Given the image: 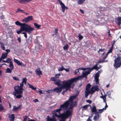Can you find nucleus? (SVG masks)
<instances>
[{
	"label": "nucleus",
	"mask_w": 121,
	"mask_h": 121,
	"mask_svg": "<svg viewBox=\"0 0 121 121\" xmlns=\"http://www.w3.org/2000/svg\"><path fill=\"white\" fill-rule=\"evenodd\" d=\"M68 101H66L63 104L60 105V108L56 110H54L53 112L54 113L58 112L59 114L58 115L60 116V121H65V119L69 116H71L72 113V108L73 107L77 105V102L74 101L70 105L69 109L66 111H64V112L61 114L60 112L62 110L67 109L68 106Z\"/></svg>",
	"instance_id": "nucleus-1"
},
{
	"label": "nucleus",
	"mask_w": 121,
	"mask_h": 121,
	"mask_svg": "<svg viewBox=\"0 0 121 121\" xmlns=\"http://www.w3.org/2000/svg\"><path fill=\"white\" fill-rule=\"evenodd\" d=\"M82 78L81 76L73 78L71 79H69L66 81H64L61 82V87H57L55 88L53 90V91H54L55 92L59 93L60 92L62 91V89L65 88V90L64 91V92H66L67 90H69L70 91V88L72 87L73 88L74 86V84L73 83L74 82H76L80 80Z\"/></svg>",
	"instance_id": "nucleus-2"
},
{
	"label": "nucleus",
	"mask_w": 121,
	"mask_h": 121,
	"mask_svg": "<svg viewBox=\"0 0 121 121\" xmlns=\"http://www.w3.org/2000/svg\"><path fill=\"white\" fill-rule=\"evenodd\" d=\"M34 30V28L31 27L30 26H23L21 27L20 28L19 30H17V32L18 34L21 33L22 31H25L27 32L29 34L31 33V32Z\"/></svg>",
	"instance_id": "nucleus-3"
},
{
	"label": "nucleus",
	"mask_w": 121,
	"mask_h": 121,
	"mask_svg": "<svg viewBox=\"0 0 121 121\" xmlns=\"http://www.w3.org/2000/svg\"><path fill=\"white\" fill-rule=\"evenodd\" d=\"M97 66L98 64H97L91 68H84V78H85L86 79L87 75L90 74L91 71L93 69H95L97 70H98Z\"/></svg>",
	"instance_id": "nucleus-4"
},
{
	"label": "nucleus",
	"mask_w": 121,
	"mask_h": 121,
	"mask_svg": "<svg viewBox=\"0 0 121 121\" xmlns=\"http://www.w3.org/2000/svg\"><path fill=\"white\" fill-rule=\"evenodd\" d=\"M19 87L15 86L14 87L15 92L13 93V94L17 98L19 99L21 98L22 96L21 94H22L23 92L22 90H23V89H22L19 88Z\"/></svg>",
	"instance_id": "nucleus-5"
},
{
	"label": "nucleus",
	"mask_w": 121,
	"mask_h": 121,
	"mask_svg": "<svg viewBox=\"0 0 121 121\" xmlns=\"http://www.w3.org/2000/svg\"><path fill=\"white\" fill-rule=\"evenodd\" d=\"M114 66L116 69L120 67L121 65V54L117 55V57L114 60Z\"/></svg>",
	"instance_id": "nucleus-6"
},
{
	"label": "nucleus",
	"mask_w": 121,
	"mask_h": 121,
	"mask_svg": "<svg viewBox=\"0 0 121 121\" xmlns=\"http://www.w3.org/2000/svg\"><path fill=\"white\" fill-rule=\"evenodd\" d=\"M96 83V85L94 86H92L91 88L89 90V91H86V94H85V96L86 98L89 95V94H92L94 93L96 91H98L99 89L98 85H99V83L98 84Z\"/></svg>",
	"instance_id": "nucleus-7"
},
{
	"label": "nucleus",
	"mask_w": 121,
	"mask_h": 121,
	"mask_svg": "<svg viewBox=\"0 0 121 121\" xmlns=\"http://www.w3.org/2000/svg\"><path fill=\"white\" fill-rule=\"evenodd\" d=\"M96 83V85L94 86H92L91 88L89 90V91H86V94H85V96L86 98L89 95V94H92L94 93L96 91H98L99 89L98 85H99V83L98 84Z\"/></svg>",
	"instance_id": "nucleus-8"
},
{
	"label": "nucleus",
	"mask_w": 121,
	"mask_h": 121,
	"mask_svg": "<svg viewBox=\"0 0 121 121\" xmlns=\"http://www.w3.org/2000/svg\"><path fill=\"white\" fill-rule=\"evenodd\" d=\"M50 80L54 81V84L57 85L58 86H61L62 85L61 82H62L59 80H56L55 77L51 78Z\"/></svg>",
	"instance_id": "nucleus-9"
},
{
	"label": "nucleus",
	"mask_w": 121,
	"mask_h": 121,
	"mask_svg": "<svg viewBox=\"0 0 121 121\" xmlns=\"http://www.w3.org/2000/svg\"><path fill=\"white\" fill-rule=\"evenodd\" d=\"M102 71L103 70L102 69H100L99 71L95 75V80L97 84L99 83V74L102 72Z\"/></svg>",
	"instance_id": "nucleus-10"
},
{
	"label": "nucleus",
	"mask_w": 121,
	"mask_h": 121,
	"mask_svg": "<svg viewBox=\"0 0 121 121\" xmlns=\"http://www.w3.org/2000/svg\"><path fill=\"white\" fill-rule=\"evenodd\" d=\"M27 80L26 78H23V80L22 82L20 83V86L19 85L16 86V87H19V88H20L21 89H23V87L24 86L23 83H25V85L26 84L27 81Z\"/></svg>",
	"instance_id": "nucleus-11"
},
{
	"label": "nucleus",
	"mask_w": 121,
	"mask_h": 121,
	"mask_svg": "<svg viewBox=\"0 0 121 121\" xmlns=\"http://www.w3.org/2000/svg\"><path fill=\"white\" fill-rule=\"evenodd\" d=\"M57 0L59 2L61 6L62 11L63 12H64L65 10V9H68V8L65 6V4L62 2L61 1V0Z\"/></svg>",
	"instance_id": "nucleus-12"
},
{
	"label": "nucleus",
	"mask_w": 121,
	"mask_h": 121,
	"mask_svg": "<svg viewBox=\"0 0 121 121\" xmlns=\"http://www.w3.org/2000/svg\"><path fill=\"white\" fill-rule=\"evenodd\" d=\"M15 24L17 25L20 26L22 27L25 26H30V25L26 24L25 23H22L18 21L16 22H15Z\"/></svg>",
	"instance_id": "nucleus-13"
},
{
	"label": "nucleus",
	"mask_w": 121,
	"mask_h": 121,
	"mask_svg": "<svg viewBox=\"0 0 121 121\" xmlns=\"http://www.w3.org/2000/svg\"><path fill=\"white\" fill-rule=\"evenodd\" d=\"M33 17L32 16H28L27 17H26L25 19L22 20V21L23 22H28L29 21L32 20Z\"/></svg>",
	"instance_id": "nucleus-14"
},
{
	"label": "nucleus",
	"mask_w": 121,
	"mask_h": 121,
	"mask_svg": "<svg viewBox=\"0 0 121 121\" xmlns=\"http://www.w3.org/2000/svg\"><path fill=\"white\" fill-rule=\"evenodd\" d=\"M79 70H82V75H81V76H79V77L81 76L82 77V78H81V79L80 80H81L83 78V68H79V69H76L75 70L74 72V74L75 75H76L77 74V73L78 72H79V73H80V72H79ZM79 77V76L77 77ZM76 78H77V77Z\"/></svg>",
	"instance_id": "nucleus-15"
},
{
	"label": "nucleus",
	"mask_w": 121,
	"mask_h": 121,
	"mask_svg": "<svg viewBox=\"0 0 121 121\" xmlns=\"http://www.w3.org/2000/svg\"><path fill=\"white\" fill-rule=\"evenodd\" d=\"M8 117L9 120L11 121H14L15 119L14 115V114H8Z\"/></svg>",
	"instance_id": "nucleus-16"
},
{
	"label": "nucleus",
	"mask_w": 121,
	"mask_h": 121,
	"mask_svg": "<svg viewBox=\"0 0 121 121\" xmlns=\"http://www.w3.org/2000/svg\"><path fill=\"white\" fill-rule=\"evenodd\" d=\"M7 56V54L3 53L1 55V57L0 58V62L2 61V60L6 58Z\"/></svg>",
	"instance_id": "nucleus-17"
},
{
	"label": "nucleus",
	"mask_w": 121,
	"mask_h": 121,
	"mask_svg": "<svg viewBox=\"0 0 121 121\" xmlns=\"http://www.w3.org/2000/svg\"><path fill=\"white\" fill-rule=\"evenodd\" d=\"M90 106L92 112H94L95 113L97 112L95 106L94 105L92 107H91V105H90Z\"/></svg>",
	"instance_id": "nucleus-18"
},
{
	"label": "nucleus",
	"mask_w": 121,
	"mask_h": 121,
	"mask_svg": "<svg viewBox=\"0 0 121 121\" xmlns=\"http://www.w3.org/2000/svg\"><path fill=\"white\" fill-rule=\"evenodd\" d=\"M35 72L36 74L38 75L39 76L40 75L42 74V72L40 71V68H38L36 69Z\"/></svg>",
	"instance_id": "nucleus-19"
},
{
	"label": "nucleus",
	"mask_w": 121,
	"mask_h": 121,
	"mask_svg": "<svg viewBox=\"0 0 121 121\" xmlns=\"http://www.w3.org/2000/svg\"><path fill=\"white\" fill-rule=\"evenodd\" d=\"M76 96H71L69 98L68 100H67V101H68V105L69 104V102H72V101L75 98H76Z\"/></svg>",
	"instance_id": "nucleus-20"
},
{
	"label": "nucleus",
	"mask_w": 121,
	"mask_h": 121,
	"mask_svg": "<svg viewBox=\"0 0 121 121\" xmlns=\"http://www.w3.org/2000/svg\"><path fill=\"white\" fill-rule=\"evenodd\" d=\"M60 116L57 114L56 112L54 113V112L53 113V115L52 116V118L54 120H56V119L55 117H57L58 118H60Z\"/></svg>",
	"instance_id": "nucleus-21"
},
{
	"label": "nucleus",
	"mask_w": 121,
	"mask_h": 121,
	"mask_svg": "<svg viewBox=\"0 0 121 121\" xmlns=\"http://www.w3.org/2000/svg\"><path fill=\"white\" fill-rule=\"evenodd\" d=\"M20 108V106H19L17 107L16 106H13V110L14 111H16L18 110Z\"/></svg>",
	"instance_id": "nucleus-22"
},
{
	"label": "nucleus",
	"mask_w": 121,
	"mask_h": 121,
	"mask_svg": "<svg viewBox=\"0 0 121 121\" xmlns=\"http://www.w3.org/2000/svg\"><path fill=\"white\" fill-rule=\"evenodd\" d=\"M14 61L19 65H21L22 64V63L19 61L17 60L14 58Z\"/></svg>",
	"instance_id": "nucleus-23"
},
{
	"label": "nucleus",
	"mask_w": 121,
	"mask_h": 121,
	"mask_svg": "<svg viewBox=\"0 0 121 121\" xmlns=\"http://www.w3.org/2000/svg\"><path fill=\"white\" fill-rule=\"evenodd\" d=\"M99 117V115L98 114H96L93 118V120L95 121H97L98 120Z\"/></svg>",
	"instance_id": "nucleus-24"
},
{
	"label": "nucleus",
	"mask_w": 121,
	"mask_h": 121,
	"mask_svg": "<svg viewBox=\"0 0 121 121\" xmlns=\"http://www.w3.org/2000/svg\"><path fill=\"white\" fill-rule=\"evenodd\" d=\"M104 49H100L98 52L101 54V56L103 55L104 53Z\"/></svg>",
	"instance_id": "nucleus-25"
},
{
	"label": "nucleus",
	"mask_w": 121,
	"mask_h": 121,
	"mask_svg": "<svg viewBox=\"0 0 121 121\" xmlns=\"http://www.w3.org/2000/svg\"><path fill=\"white\" fill-rule=\"evenodd\" d=\"M113 92V90H111L110 91H108L107 93V95L108 97L109 98H111V92Z\"/></svg>",
	"instance_id": "nucleus-26"
},
{
	"label": "nucleus",
	"mask_w": 121,
	"mask_h": 121,
	"mask_svg": "<svg viewBox=\"0 0 121 121\" xmlns=\"http://www.w3.org/2000/svg\"><path fill=\"white\" fill-rule=\"evenodd\" d=\"M113 46V45H112V48H111L108 51V52L107 53V54L106 55V56L105 57H104V59H105L107 57L108 55V54H109V53H111L112 52V49Z\"/></svg>",
	"instance_id": "nucleus-27"
},
{
	"label": "nucleus",
	"mask_w": 121,
	"mask_h": 121,
	"mask_svg": "<svg viewBox=\"0 0 121 121\" xmlns=\"http://www.w3.org/2000/svg\"><path fill=\"white\" fill-rule=\"evenodd\" d=\"M91 86V85L89 83L86 86V91H85V94H86V91H89V88Z\"/></svg>",
	"instance_id": "nucleus-28"
},
{
	"label": "nucleus",
	"mask_w": 121,
	"mask_h": 121,
	"mask_svg": "<svg viewBox=\"0 0 121 121\" xmlns=\"http://www.w3.org/2000/svg\"><path fill=\"white\" fill-rule=\"evenodd\" d=\"M117 20L118 25H120L121 24V17H118Z\"/></svg>",
	"instance_id": "nucleus-29"
},
{
	"label": "nucleus",
	"mask_w": 121,
	"mask_h": 121,
	"mask_svg": "<svg viewBox=\"0 0 121 121\" xmlns=\"http://www.w3.org/2000/svg\"><path fill=\"white\" fill-rule=\"evenodd\" d=\"M107 108L105 107H104V108H103L102 109H100L99 110L98 112L99 113H101L102 112H103V111H105L106 110V108Z\"/></svg>",
	"instance_id": "nucleus-30"
},
{
	"label": "nucleus",
	"mask_w": 121,
	"mask_h": 121,
	"mask_svg": "<svg viewBox=\"0 0 121 121\" xmlns=\"http://www.w3.org/2000/svg\"><path fill=\"white\" fill-rule=\"evenodd\" d=\"M54 121L52 118H50L49 116L48 115L47 118V121Z\"/></svg>",
	"instance_id": "nucleus-31"
},
{
	"label": "nucleus",
	"mask_w": 121,
	"mask_h": 121,
	"mask_svg": "<svg viewBox=\"0 0 121 121\" xmlns=\"http://www.w3.org/2000/svg\"><path fill=\"white\" fill-rule=\"evenodd\" d=\"M28 85H29L30 88L34 90H36V88L35 87L33 86L32 85L30 84H28Z\"/></svg>",
	"instance_id": "nucleus-32"
},
{
	"label": "nucleus",
	"mask_w": 121,
	"mask_h": 121,
	"mask_svg": "<svg viewBox=\"0 0 121 121\" xmlns=\"http://www.w3.org/2000/svg\"><path fill=\"white\" fill-rule=\"evenodd\" d=\"M63 48L64 50H67L69 48L68 45L67 44H66L63 47Z\"/></svg>",
	"instance_id": "nucleus-33"
},
{
	"label": "nucleus",
	"mask_w": 121,
	"mask_h": 121,
	"mask_svg": "<svg viewBox=\"0 0 121 121\" xmlns=\"http://www.w3.org/2000/svg\"><path fill=\"white\" fill-rule=\"evenodd\" d=\"M12 69L9 68H7L5 72L6 73H11L12 71Z\"/></svg>",
	"instance_id": "nucleus-34"
},
{
	"label": "nucleus",
	"mask_w": 121,
	"mask_h": 121,
	"mask_svg": "<svg viewBox=\"0 0 121 121\" xmlns=\"http://www.w3.org/2000/svg\"><path fill=\"white\" fill-rule=\"evenodd\" d=\"M14 66L12 62H11L10 63H9V67L10 68V69H13V67Z\"/></svg>",
	"instance_id": "nucleus-35"
},
{
	"label": "nucleus",
	"mask_w": 121,
	"mask_h": 121,
	"mask_svg": "<svg viewBox=\"0 0 121 121\" xmlns=\"http://www.w3.org/2000/svg\"><path fill=\"white\" fill-rule=\"evenodd\" d=\"M12 59H11L9 58H7L6 60L7 62L6 63H10L11 62H12Z\"/></svg>",
	"instance_id": "nucleus-36"
},
{
	"label": "nucleus",
	"mask_w": 121,
	"mask_h": 121,
	"mask_svg": "<svg viewBox=\"0 0 121 121\" xmlns=\"http://www.w3.org/2000/svg\"><path fill=\"white\" fill-rule=\"evenodd\" d=\"M0 45H1L2 49L3 50H5L4 45L3 43L0 42Z\"/></svg>",
	"instance_id": "nucleus-37"
},
{
	"label": "nucleus",
	"mask_w": 121,
	"mask_h": 121,
	"mask_svg": "<svg viewBox=\"0 0 121 121\" xmlns=\"http://www.w3.org/2000/svg\"><path fill=\"white\" fill-rule=\"evenodd\" d=\"M34 25L38 29L41 26L40 25L38 24L37 23H34Z\"/></svg>",
	"instance_id": "nucleus-38"
},
{
	"label": "nucleus",
	"mask_w": 121,
	"mask_h": 121,
	"mask_svg": "<svg viewBox=\"0 0 121 121\" xmlns=\"http://www.w3.org/2000/svg\"><path fill=\"white\" fill-rule=\"evenodd\" d=\"M60 76V74L59 73H57L56 74L55 77L56 78V79L57 80V79H58L59 78V77Z\"/></svg>",
	"instance_id": "nucleus-39"
},
{
	"label": "nucleus",
	"mask_w": 121,
	"mask_h": 121,
	"mask_svg": "<svg viewBox=\"0 0 121 121\" xmlns=\"http://www.w3.org/2000/svg\"><path fill=\"white\" fill-rule=\"evenodd\" d=\"M104 102L105 103V107L107 108L108 107V106L107 105V103L106 102V98L105 97L104 98H103V99Z\"/></svg>",
	"instance_id": "nucleus-40"
},
{
	"label": "nucleus",
	"mask_w": 121,
	"mask_h": 121,
	"mask_svg": "<svg viewBox=\"0 0 121 121\" xmlns=\"http://www.w3.org/2000/svg\"><path fill=\"white\" fill-rule=\"evenodd\" d=\"M64 68L63 66H61V67H60L58 69V70L59 71H63L64 69Z\"/></svg>",
	"instance_id": "nucleus-41"
},
{
	"label": "nucleus",
	"mask_w": 121,
	"mask_h": 121,
	"mask_svg": "<svg viewBox=\"0 0 121 121\" xmlns=\"http://www.w3.org/2000/svg\"><path fill=\"white\" fill-rule=\"evenodd\" d=\"M55 30L54 31V32L56 35H57L58 33V28H55Z\"/></svg>",
	"instance_id": "nucleus-42"
},
{
	"label": "nucleus",
	"mask_w": 121,
	"mask_h": 121,
	"mask_svg": "<svg viewBox=\"0 0 121 121\" xmlns=\"http://www.w3.org/2000/svg\"><path fill=\"white\" fill-rule=\"evenodd\" d=\"M18 2L20 3H25V0H18Z\"/></svg>",
	"instance_id": "nucleus-43"
},
{
	"label": "nucleus",
	"mask_w": 121,
	"mask_h": 121,
	"mask_svg": "<svg viewBox=\"0 0 121 121\" xmlns=\"http://www.w3.org/2000/svg\"><path fill=\"white\" fill-rule=\"evenodd\" d=\"M4 110V108L1 104H0V111H2Z\"/></svg>",
	"instance_id": "nucleus-44"
},
{
	"label": "nucleus",
	"mask_w": 121,
	"mask_h": 121,
	"mask_svg": "<svg viewBox=\"0 0 121 121\" xmlns=\"http://www.w3.org/2000/svg\"><path fill=\"white\" fill-rule=\"evenodd\" d=\"M78 37L79 38V39L80 40H81L83 38V36H82L81 34H79L78 36Z\"/></svg>",
	"instance_id": "nucleus-45"
},
{
	"label": "nucleus",
	"mask_w": 121,
	"mask_h": 121,
	"mask_svg": "<svg viewBox=\"0 0 121 121\" xmlns=\"http://www.w3.org/2000/svg\"><path fill=\"white\" fill-rule=\"evenodd\" d=\"M13 79L17 81H19V79L18 78H17L16 77H13Z\"/></svg>",
	"instance_id": "nucleus-46"
},
{
	"label": "nucleus",
	"mask_w": 121,
	"mask_h": 121,
	"mask_svg": "<svg viewBox=\"0 0 121 121\" xmlns=\"http://www.w3.org/2000/svg\"><path fill=\"white\" fill-rule=\"evenodd\" d=\"M83 0H79L78 3L79 4H81L83 3Z\"/></svg>",
	"instance_id": "nucleus-47"
},
{
	"label": "nucleus",
	"mask_w": 121,
	"mask_h": 121,
	"mask_svg": "<svg viewBox=\"0 0 121 121\" xmlns=\"http://www.w3.org/2000/svg\"><path fill=\"white\" fill-rule=\"evenodd\" d=\"M94 23L96 25H99V21L98 20H96L95 21Z\"/></svg>",
	"instance_id": "nucleus-48"
},
{
	"label": "nucleus",
	"mask_w": 121,
	"mask_h": 121,
	"mask_svg": "<svg viewBox=\"0 0 121 121\" xmlns=\"http://www.w3.org/2000/svg\"><path fill=\"white\" fill-rule=\"evenodd\" d=\"M28 117V116H26L23 117L24 119L23 121H26V120Z\"/></svg>",
	"instance_id": "nucleus-49"
},
{
	"label": "nucleus",
	"mask_w": 121,
	"mask_h": 121,
	"mask_svg": "<svg viewBox=\"0 0 121 121\" xmlns=\"http://www.w3.org/2000/svg\"><path fill=\"white\" fill-rule=\"evenodd\" d=\"M5 50V51H6V52L5 53H6V54H7V55H8V53L10 52V50L9 49H7V50Z\"/></svg>",
	"instance_id": "nucleus-50"
},
{
	"label": "nucleus",
	"mask_w": 121,
	"mask_h": 121,
	"mask_svg": "<svg viewBox=\"0 0 121 121\" xmlns=\"http://www.w3.org/2000/svg\"><path fill=\"white\" fill-rule=\"evenodd\" d=\"M89 106H90L89 104L85 105L84 106V109H86L87 108V107Z\"/></svg>",
	"instance_id": "nucleus-51"
},
{
	"label": "nucleus",
	"mask_w": 121,
	"mask_h": 121,
	"mask_svg": "<svg viewBox=\"0 0 121 121\" xmlns=\"http://www.w3.org/2000/svg\"><path fill=\"white\" fill-rule=\"evenodd\" d=\"M22 34H23L24 35V36L26 38L27 37V34L26 33L24 32L22 33Z\"/></svg>",
	"instance_id": "nucleus-52"
},
{
	"label": "nucleus",
	"mask_w": 121,
	"mask_h": 121,
	"mask_svg": "<svg viewBox=\"0 0 121 121\" xmlns=\"http://www.w3.org/2000/svg\"><path fill=\"white\" fill-rule=\"evenodd\" d=\"M53 91V90H50L46 91L47 93H50L52 92Z\"/></svg>",
	"instance_id": "nucleus-53"
},
{
	"label": "nucleus",
	"mask_w": 121,
	"mask_h": 121,
	"mask_svg": "<svg viewBox=\"0 0 121 121\" xmlns=\"http://www.w3.org/2000/svg\"><path fill=\"white\" fill-rule=\"evenodd\" d=\"M22 12L23 11V10H22L21 9L19 8H18L17 10V11H16V12Z\"/></svg>",
	"instance_id": "nucleus-54"
},
{
	"label": "nucleus",
	"mask_w": 121,
	"mask_h": 121,
	"mask_svg": "<svg viewBox=\"0 0 121 121\" xmlns=\"http://www.w3.org/2000/svg\"><path fill=\"white\" fill-rule=\"evenodd\" d=\"M8 34H9L11 35H12L13 33L12 31L11 30H10V31L8 32Z\"/></svg>",
	"instance_id": "nucleus-55"
},
{
	"label": "nucleus",
	"mask_w": 121,
	"mask_h": 121,
	"mask_svg": "<svg viewBox=\"0 0 121 121\" xmlns=\"http://www.w3.org/2000/svg\"><path fill=\"white\" fill-rule=\"evenodd\" d=\"M92 116L89 117L87 119V121H92V120L90 119V118L92 117Z\"/></svg>",
	"instance_id": "nucleus-56"
},
{
	"label": "nucleus",
	"mask_w": 121,
	"mask_h": 121,
	"mask_svg": "<svg viewBox=\"0 0 121 121\" xmlns=\"http://www.w3.org/2000/svg\"><path fill=\"white\" fill-rule=\"evenodd\" d=\"M32 0H25V3H28L31 1Z\"/></svg>",
	"instance_id": "nucleus-57"
},
{
	"label": "nucleus",
	"mask_w": 121,
	"mask_h": 121,
	"mask_svg": "<svg viewBox=\"0 0 121 121\" xmlns=\"http://www.w3.org/2000/svg\"><path fill=\"white\" fill-rule=\"evenodd\" d=\"M86 101L87 102L89 103V104H91L92 103V101L91 100H87Z\"/></svg>",
	"instance_id": "nucleus-58"
},
{
	"label": "nucleus",
	"mask_w": 121,
	"mask_h": 121,
	"mask_svg": "<svg viewBox=\"0 0 121 121\" xmlns=\"http://www.w3.org/2000/svg\"><path fill=\"white\" fill-rule=\"evenodd\" d=\"M107 61V60H103L102 61H99L98 62V63H99L100 62H106Z\"/></svg>",
	"instance_id": "nucleus-59"
},
{
	"label": "nucleus",
	"mask_w": 121,
	"mask_h": 121,
	"mask_svg": "<svg viewBox=\"0 0 121 121\" xmlns=\"http://www.w3.org/2000/svg\"><path fill=\"white\" fill-rule=\"evenodd\" d=\"M17 40L19 43H21V38L19 37L17 39Z\"/></svg>",
	"instance_id": "nucleus-60"
},
{
	"label": "nucleus",
	"mask_w": 121,
	"mask_h": 121,
	"mask_svg": "<svg viewBox=\"0 0 121 121\" xmlns=\"http://www.w3.org/2000/svg\"><path fill=\"white\" fill-rule=\"evenodd\" d=\"M64 70H65L67 72H69V69H65V68H64Z\"/></svg>",
	"instance_id": "nucleus-61"
},
{
	"label": "nucleus",
	"mask_w": 121,
	"mask_h": 121,
	"mask_svg": "<svg viewBox=\"0 0 121 121\" xmlns=\"http://www.w3.org/2000/svg\"><path fill=\"white\" fill-rule=\"evenodd\" d=\"M4 18V16L2 15L0 16V18L1 19H3Z\"/></svg>",
	"instance_id": "nucleus-62"
},
{
	"label": "nucleus",
	"mask_w": 121,
	"mask_h": 121,
	"mask_svg": "<svg viewBox=\"0 0 121 121\" xmlns=\"http://www.w3.org/2000/svg\"><path fill=\"white\" fill-rule=\"evenodd\" d=\"M108 35L109 36H111V35L110 34V30L108 31Z\"/></svg>",
	"instance_id": "nucleus-63"
},
{
	"label": "nucleus",
	"mask_w": 121,
	"mask_h": 121,
	"mask_svg": "<svg viewBox=\"0 0 121 121\" xmlns=\"http://www.w3.org/2000/svg\"><path fill=\"white\" fill-rule=\"evenodd\" d=\"M34 101L35 102H37L38 101V100L37 99H36L34 100Z\"/></svg>",
	"instance_id": "nucleus-64"
}]
</instances>
